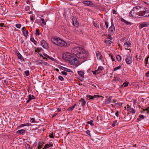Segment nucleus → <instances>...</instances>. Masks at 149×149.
<instances>
[{
  "label": "nucleus",
  "instance_id": "obj_1",
  "mask_svg": "<svg viewBox=\"0 0 149 149\" xmlns=\"http://www.w3.org/2000/svg\"><path fill=\"white\" fill-rule=\"evenodd\" d=\"M71 52L72 54L69 53H64L62 57L64 60H68L69 63L72 65H75L79 62L77 58L72 56V54L80 59L86 58L88 55L87 51L83 48L78 46L73 48Z\"/></svg>",
  "mask_w": 149,
  "mask_h": 149
},
{
  "label": "nucleus",
  "instance_id": "obj_2",
  "mask_svg": "<svg viewBox=\"0 0 149 149\" xmlns=\"http://www.w3.org/2000/svg\"><path fill=\"white\" fill-rule=\"evenodd\" d=\"M52 42L55 45L61 47H65L67 43L64 40L61 39L56 37H53L51 38Z\"/></svg>",
  "mask_w": 149,
  "mask_h": 149
},
{
  "label": "nucleus",
  "instance_id": "obj_3",
  "mask_svg": "<svg viewBox=\"0 0 149 149\" xmlns=\"http://www.w3.org/2000/svg\"><path fill=\"white\" fill-rule=\"evenodd\" d=\"M138 15L143 17H149V10L144 9L143 10L140 11L138 13Z\"/></svg>",
  "mask_w": 149,
  "mask_h": 149
},
{
  "label": "nucleus",
  "instance_id": "obj_4",
  "mask_svg": "<svg viewBox=\"0 0 149 149\" xmlns=\"http://www.w3.org/2000/svg\"><path fill=\"white\" fill-rule=\"evenodd\" d=\"M82 3L85 5L88 6H91L93 5V3L90 1H84Z\"/></svg>",
  "mask_w": 149,
  "mask_h": 149
},
{
  "label": "nucleus",
  "instance_id": "obj_5",
  "mask_svg": "<svg viewBox=\"0 0 149 149\" xmlns=\"http://www.w3.org/2000/svg\"><path fill=\"white\" fill-rule=\"evenodd\" d=\"M41 44L42 46L44 48L47 49L48 48V46L46 41L43 40H42L41 42Z\"/></svg>",
  "mask_w": 149,
  "mask_h": 149
},
{
  "label": "nucleus",
  "instance_id": "obj_6",
  "mask_svg": "<svg viewBox=\"0 0 149 149\" xmlns=\"http://www.w3.org/2000/svg\"><path fill=\"white\" fill-rule=\"evenodd\" d=\"M126 62L128 64H130L132 62V57L130 56H128L125 59Z\"/></svg>",
  "mask_w": 149,
  "mask_h": 149
},
{
  "label": "nucleus",
  "instance_id": "obj_7",
  "mask_svg": "<svg viewBox=\"0 0 149 149\" xmlns=\"http://www.w3.org/2000/svg\"><path fill=\"white\" fill-rule=\"evenodd\" d=\"M135 8H133L130 12V15L132 16V17H135V16L136 15H138V14H137V13L136 12H135Z\"/></svg>",
  "mask_w": 149,
  "mask_h": 149
},
{
  "label": "nucleus",
  "instance_id": "obj_8",
  "mask_svg": "<svg viewBox=\"0 0 149 149\" xmlns=\"http://www.w3.org/2000/svg\"><path fill=\"white\" fill-rule=\"evenodd\" d=\"M148 26H149V24L148 23L144 22L142 24H140L139 27L140 29H141L144 27Z\"/></svg>",
  "mask_w": 149,
  "mask_h": 149
},
{
  "label": "nucleus",
  "instance_id": "obj_9",
  "mask_svg": "<svg viewBox=\"0 0 149 149\" xmlns=\"http://www.w3.org/2000/svg\"><path fill=\"white\" fill-rule=\"evenodd\" d=\"M59 68H60L62 70L65 71H66L69 72H71V70L68 69L67 68H66L62 66L59 65Z\"/></svg>",
  "mask_w": 149,
  "mask_h": 149
},
{
  "label": "nucleus",
  "instance_id": "obj_10",
  "mask_svg": "<svg viewBox=\"0 0 149 149\" xmlns=\"http://www.w3.org/2000/svg\"><path fill=\"white\" fill-rule=\"evenodd\" d=\"M73 24L74 26L77 27L79 26V22L78 21L75 19H72Z\"/></svg>",
  "mask_w": 149,
  "mask_h": 149
},
{
  "label": "nucleus",
  "instance_id": "obj_11",
  "mask_svg": "<svg viewBox=\"0 0 149 149\" xmlns=\"http://www.w3.org/2000/svg\"><path fill=\"white\" fill-rule=\"evenodd\" d=\"M96 55L98 59L102 60V56L99 52H96Z\"/></svg>",
  "mask_w": 149,
  "mask_h": 149
},
{
  "label": "nucleus",
  "instance_id": "obj_12",
  "mask_svg": "<svg viewBox=\"0 0 149 149\" xmlns=\"http://www.w3.org/2000/svg\"><path fill=\"white\" fill-rule=\"evenodd\" d=\"M79 101L81 102L82 106L84 107L86 103V102L84 99V98H81Z\"/></svg>",
  "mask_w": 149,
  "mask_h": 149
},
{
  "label": "nucleus",
  "instance_id": "obj_13",
  "mask_svg": "<svg viewBox=\"0 0 149 149\" xmlns=\"http://www.w3.org/2000/svg\"><path fill=\"white\" fill-rule=\"evenodd\" d=\"M103 69L104 68L102 66L99 67L98 69L96 70L97 71V74L100 73Z\"/></svg>",
  "mask_w": 149,
  "mask_h": 149
},
{
  "label": "nucleus",
  "instance_id": "obj_14",
  "mask_svg": "<svg viewBox=\"0 0 149 149\" xmlns=\"http://www.w3.org/2000/svg\"><path fill=\"white\" fill-rule=\"evenodd\" d=\"M130 113H128L127 115V117L125 118V119L127 121H129L131 119V116L130 115Z\"/></svg>",
  "mask_w": 149,
  "mask_h": 149
},
{
  "label": "nucleus",
  "instance_id": "obj_15",
  "mask_svg": "<svg viewBox=\"0 0 149 149\" xmlns=\"http://www.w3.org/2000/svg\"><path fill=\"white\" fill-rule=\"evenodd\" d=\"M17 52L18 53L17 55L18 58L20 59L22 61H25L24 60L22 56L20 54V53L18 51H17Z\"/></svg>",
  "mask_w": 149,
  "mask_h": 149
},
{
  "label": "nucleus",
  "instance_id": "obj_16",
  "mask_svg": "<svg viewBox=\"0 0 149 149\" xmlns=\"http://www.w3.org/2000/svg\"><path fill=\"white\" fill-rule=\"evenodd\" d=\"M25 132V131L24 130L21 129V130H18L16 132L17 134H23Z\"/></svg>",
  "mask_w": 149,
  "mask_h": 149
},
{
  "label": "nucleus",
  "instance_id": "obj_17",
  "mask_svg": "<svg viewBox=\"0 0 149 149\" xmlns=\"http://www.w3.org/2000/svg\"><path fill=\"white\" fill-rule=\"evenodd\" d=\"M78 74L82 77L84 78V72L82 71H78Z\"/></svg>",
  "mask_w": 149,
  "mask_h": 149
},
{
  "label": "nucleus",
  "instance_id": "obj_18",
  "mask_svg": "<svg viewBox=\"0 0 149 149\" xmlns=\"http://www.w3.org/2000/svg\"><path fill=\"white\" fill-rule=\"evenodd\" d=\"M76 104H74L73 105V106H72L71 107H69L68 110V111H72V110H73V109H74V108H75V106H76Z\"/></svg>",
  "mask_w": 149,
  "mask_h": 149
},
{
  "label": "nucleus",
  "instance_id": "obj_19",
  "mask_svg": "<svg viewBox=\"0 0 149 149\" xmlns=\"http://www.w3.org/2000/svg\"><path fill=\"white\" fill-rule=\"evenodd\" d=\"M0 9L1 10L2 12L3 13L5 12V10L6 9L4 7V6L3 4L0 5Z\"/></svg>",
  "mask_w": 149,
  "mask_h": 149
},
{
  "label": "nucleus",
  "instance_id": "obj_20",
  "mask_svg": "<svg viewBox=\"0 0 149 149\" xmlns=\"http://www.w3.org/2000/svg\"><path fill=\"white\" fill-rule=\"evenodd\" d=\"M130 45V43L129 41L125 42L124 46L126 47H128Z\"/></svg>",
  "mask_w": 149,
  "mask_h": 149
},
{
  "label": "nucleus",
  "instance_id": "obj_21",
  "mask_svg": "<svg viewBox=\"0 0 149 149\" xmlns=\"http://www.w3.org/2000/svg\"><path fill=\"white\" fill-rule=\"evenodd\" d=\"M43 143L41 142H39L38 144V149H40L42 146Z\"/></svg>",
  "mask_w": 149,
  "mask_h": 149
},
{
  "label": "nucleus",
  "instance_id": "obj_22",
  "mask_svg": "<svg viewBox=\"0 0 149 149\" xmlns=\"http://www.w3.org/2000/svg\"><path fill=\"white\" fill-rule=\"evenodd\" d=\"M111 97H110L109 99H108L107 100H106L105 102L106 104H109V103H110L111 101Z\"/></svg>",
  "mask_w": 149,
  "mask_h": 149
},
{
  "label": "nucleus",
  "instance_id": "obj_23",
  "mask_svg": "<svg viewBox=\"0 0 149 149\" xmlns=\"http://www.w3.org/2000/svg\"><path fill=\"white\" fill-rule=\"evenodd\" d=\"M53 146L52 143V142L49 143V144H46L45 145V146H46V148H48L52 146Z\"/></svg>",
  "mask_w": 149,
  "mask_h": 149
},
{
  "label": "nucleus",
  "instance_id": "obj_24",
  "mask_svg": "<svg viewBox=\"0 0 149 149\" xmlns=\"http://www.w3.org/2000/svg\"><path fill=\"white\" fill-rule=\"evenodd\" d=\"M105 42L107 44V45H110V44L112 42L111 40H107L105 41Z\"/></svg>",
  "mask_w": 149,
  "mask_h": 149
},
{
  "label": "nucleus",
  "instance_id": "obj_25",
  "mask_svg": "<svg viewBox=\"0 0 149 149\" xmlns=\"http://www.w3.org/2000/svg\"><path fill=\"white\" fill-rule=\"evenodd\" d=\"M30 40L32 42H33L36 45H37L36 43H37V42L34 40L33 38H30Z\"/></svg>",
  "mask_w": 149,
  "mask_h": 149
},
{
  "label": "nucleus",
  "instance_id": "obj_26",
  "mask_svg": "<svg viewBox=\"0 0 149 149\" xmlns=\"http://www.w3.org/2000/svg\"><path fill=\"white\" fill-rule=\"evenodd\" d=\"M86 97H87V98H89V100L91 99L93 100L95 99L94 98L93 96L90 95H87Z\"/></svg>",
  "mask_w": 149,
  "mask_h": 149
},
{
  "label": "nucleus",
  "instance_id": "obj_27",
  "mask_svg": "<svg viewBox=\"0 0 149 149\" xmlns=\"http://www.w3.org/2000/svg\"><path fill=\"white\" fill-rule=\"evenodd\" d=\"M121 68V66H119L114 68L113 71H116L118 70H120Z\"/></svg>",
  "mask_w": 149,
  "mask_h": 149
},
{
  "label": "nucleus",
  "instance_id": "obj_28",
  "mask_svg": "<svg viewBox=\"0 0 149 149\" xmlns=\"http://www.w3.org/2000/svg\"><path fill=\"white\" fill-rule=\"evenodd\" d=\"M93 120H91L90 121H88L87 122L88 124H90L91 125L93 126L94 125V124L93 123Z\"/></svg>",
  "mask_w": 149,
  "mask_h": 149
},
{
  "label": "nucleus",
  "instance_id": "obj_29",
  "mask_svg": "<svg viewBox=\"0 0 149 149\" xmlns=\"http://www.w3.org/2000/svg\"><path fill=\"white\" fill-rule=\"evenodd\" d=\"M112 13L113 14H115L116 15L115 16L116 17H118L119 16V15L118 13L117 12H116V11L115 10H112Z\"/></svg>",
  "mask_w": 149,
  "mask_h": 149
},
{
  "label": "nucleus",
  "instance_id": "obj_30",
  "mask_svg": "<svg viewBox=\"0 0 149 149\" xmlns=\"http://www.w3.org/2000/svg\"><path fill=\"white\" fill-rule=\"evenodd\" d=\"M40 34L39 33V29L37 28L36 29V36H38Z\"/></svg>",
  "mask_w": 149,
  "mask_h": 149
},
{
  "label": "nucleus",
  "instance_id": "obj_31",
  "mask_svg": "<svg viewBox=\"0 0 149 149\" xmlns=\"http://www.w3.org/2000/svg\"><path fill=\"white\" fill-rule=\"evenodd\" d=\"M116 58L118 61H120L121 60V57L119 55H118L116 57Z\"/></svg>",
  "mask_w": 149,
  "mask_h": 149
},
{
  "label": "nucleus",
  "instance_id": "obj_32",
  "mask_svg": "<svg viewBox=\"0 0 149 149\" xmlns=\"http://www.w3.org/2000/svg\"><path fill=\"white\" fill-rule=\"evenodd\" d=\"M58 78V79L61 81H63L64 80V78L61 76H59Z\"/></svg>",
  "mask_w": 149,
  "mask_h": 149
},
{
  "label": "nucleus",
  "instance_id": "obj_33",
  "mask_svg": "<svg viewBox=\"0 0 149 149\" xmlns=\"http://www.w3.org/2000/svg\"><path fill=\"white\" fill-rule=\"evenodd\" d=\"M135 8V10H136L135 11L137 12V10L139 9V8H141V7L139 6H137L136 7H135L134 8Z\"/></svg>",
  "mask_w": 149,
  "mask_h": 149
},
{
  "label": "nucleus",
  "instance_id": "obj_34",
  "mask_svg": "<svg viewBox=\"0 0 149 149\" xmlns=\"http://www.w3.org/2000/svg\"><path fill=\"white\" fill-rule=\"evenodd\" d=\"M21 24H16L15 26L17 28L19 29L21 27Z\"/></svg>",
  "mask_w": 149,
  "mask_h": 149
},
{
  "label": "nucleus",
  "instance_id": "obj_35",
  "mask_svg": "<svg viewBox=\"0 0 149 149\" xmlns=\"http://www.w3.org/2000/svg\"><path fill=\"white\" fill-rule=\"evenodd\" d=\"M23 34L24 36L26 37L27 36H28V30H26V33H25L24 32L23 33Z\"/></svg>",
  "mask_w": 149,
  "mask_h": 149
},
{
  "label": "nucleus",
  "instance_id": "obj_36",
  "mask_svg": "<svg viewBox=\"0 0 149 149\" xmlns=\"http://www.w3.org/2000/svg\"><path fill=\"white\" fill-rule=\"evenodd\" d=\"M31 20L32 21H33L35 19L34 16L33 15H31L30 17Z\"/></svg>",
  "mask_w": 149,
  "mask_h": 149
},
{
  "label": "nucleus",
  "instance_id": "obj_37",
  "mask_svg": "<svg viewBox=\"0 0 149 149\" xmlns=\"http://www.w3.org/2000/svg\"><path fill=\"white\" fill-rule=\"evenodd\" d=\"M25 75L26 76H28L29 74V70L25 71L24 72Z\"/></svg>",
  "mask_w": 149,
  "mask_h": 149
},
{
  "label": "nucleus",
  "instance_id": "obj_38",
  "mask_svg": "<svg viewBox=\"0 0 149 149\" xmlns=\"http://www.w3.org/2000/svg\"><path fill=\"white\" fill-rule=\"evenodd\" d=\"M117 121V120H115V121L113 122V123H112V127H114L116 125Z\"/></svg>",
  "mask_w": 149,
  "mask_h": 149
},
{
  "label": "nucleus",
  "instance_id": "obj_39",
  "mask_svg": "<svg viewBox=\"0 0 149 149\" xmlns=\"http://www.w3.org/2000/svg\"><path fill=\"white\" fill-rule=\"evenodd\" d=\"M30 121L31 123H34L35 122V119L34 118H31L30 120Z\"/></svg>",
  "mask_w": 149,
  "mask_h": 149
},
{
  "label": "nucleus",
  "instance_id": "obj_40",
  "mask_svg": "<svg viewBox=\"0 0 149 149\" xmlns=\"http://www.w3.org/2000/svg\"><path fill=\"white\" fill-rule=\"evenodd\" d=\"M128 85V83L127 82H125L123 84V86L124 87H126Z\"/></svg>",
  "mask_w": 149,
  "mask_h": 149
},
{
  "label": "nucleus",
  "instance_id": "obj_41",
  "mask_svg": "<svg viewBox=\"0 0 149 149\" xmlns=\"http://www.w3.org/2000/svg\"><path fill=\"white\" fill-rule=\"evenodd\" d=\"M124 23L126 24L127 25L128 24L131 25L132 24V23L131 22H128L126 20L125 21Z\"/></svg>",
  "mask_w": 149,
  "mask_h": 149
},
{
  "label": "nucleus",
  "instance_id": "obj_42",
  "mask_svg": "<svg viewBox=\"0 0 149 149\" xmlns=\"http://www.w3.org/2000/svg\"><path fill=\"white\" fill-rule=\"evenodd\" d=\"M93 96L94 98V99H95V98H97L98 97H101V96H99L97 95H94Z\"/></svg>",
  "mask_w": 149,
  "mask_h": 149
},
{
  "label": "nucleus",
  "instance_id": "obj_43",
  "mask_svg": "<svg viewBox=\"0 0 149 149\" xmlns=\"http://www.w3.org/2000/svg\"><path fill=\"white\" fill-rule=\"evenodd\" d=\"M93 25L94 26L96 27H97L99 26L98 24L96 22H94Z\"/></svg>",
  "mask_w": 149,
  "mask_h": 149
},
{
  "label": "nucleus",
  "instance_id": "obj_44",
  "mask_svg": "<svg viewBox=\"0 0 149 149\" xmlns=\"http://www.w3.org/2000/svg\"><path fill=\"white\" fill-rule=\"evenodd\" d=\"M35 52L38 53L40 52V50L39 48H37V49L35 50Z\"/></svg>",
  "mask_w": 149,
  "mask_h": 149
},
{
  "label": "nucleus",
  "instance_id": "obj_45",
  "mask_svg": "<svg viewBox=\"0 0 149 149\" xmlns=\"http://www.w3.org/2000/svg\"><path fill=\"white\" fill-rule=\"evenodd\" d=\"M46 24V22L45 21L42 22V23L41 24V26L42 27H43L44 25H45Z\"/></svg>",
  "mask_w": 149,
  "mask_h": 149
},
{
  "label": "nucleus",
  "instance_id": "obj_46",
  "mask_svg": "<svg viewBox=\"0 0 149 149\" xmlns=\"http://www.w3.org/2000/svg\"><path fill=\"white\" fill-rule=\"evenodd\" d=\"M61 73L65 75H67L68 74V73L65 71H62Z\"/></svg>",
  "mask_w": 149,
  "mask_h": 149
},
{
  "label": "nucleus",
  "instance_id": "obj_47",
  "mask_svg": "<svg viewBox=\"0 0 149 149\" xmlns=\"http://www.w3.org/2000/svg\"><path fill=\"white\" fill-rule=\"evenodd\" d=\"M86 134L89 136H91L90 131L89 130H88L86 131Z\"/></svg>",
  "mask_w": 149,
  "mask_h": 149
},
{
  "label": "nucleus",
  "instance_id": "obj_48",
  "mask_svg": "<svg viewBox=\"0 0 149 149\" xmlns=\"http://www.w3.org/2000/svg\"><path fill=\"white\" fill-rule=\"evenodd\" d=\"M92 72L94 74L96 75L97 74V71L96 70L95 71H93Z\"/></svg>",
  "mask_w": 149,
  "mask_h": 149
},
{
  "label": "nucleus",
  "instance_id": "obj_49",
  "mask_svg": "<svg viewBox=\"0 0 149 149\" xmlns=\"http://www.w3.org/2000/svg\"><path fill=\"white\" fill-rule=\"evenodd\" d=\"M49 137L50 138H54V137L53 136V134L52 133L50 134L49 135Z\"/></svg>",
  "mask_w": 149,
  "mask_h": 149
},
{
  "label": "nucleus",
  "instance_id": "obj_50",
  "mask_svg": "<svg viewBox=\"0 0 149 149\" xmlns=\"http://www.w3.org/2000/svg\"><path fill=\"white\" fill-rule=\"evenodd\" d=\"M105 23L106 26V28L107 29L109 26V23L107 22H106V21L105 22Z\"/></svg>",
  "mask_w": 149,
  "mask_h": 149
},
{
  "label": "nucleus",
  "instance_id": "obj_51",
  "mask_svg": "<svg viewBox=\"0 0 149 149\" xmlns=\"http://www.w3.org/2000/svg\"><path fill=\"white\" fill-rule=\"evenodd\" d=\"M26 146H26V148L27 147V149H31V148L30 147V145L29 144L26 143Z\"/></svg>",
  "mask_w": 149,
  "mask_h": 149
},
{
  "label": "nucleus",
  "instance_id": "obj_52",
  "mask_svg": "<svg viewBox=\"0 0 149 149\" xmlns=\"http://www.w3.org/2000/svg\"><path fill=\"white\" fill-rule=\"evenodd\" d=\"M139 116L140 118H142V119H144L145 116L143 115H139Z\"/></svg>",
  "mask_w": 149,
  "mask_h": 149
},
{
  "label": "nucleus",
  "instance_id": "obj_53",
  "mask_svg": "<svg viewBox=\"0 0 149 149\" xmlns=\"http://www.w3.org/2000/svg\"><path fill=\"white\" fill-rule=\"evenodd\" d=\"M26 29L25 27L24 26L23 27L22 29V31L23 33H24L25 31H26Z\"/></svg>",
  "mask_w": 149,
  "mask_h": 149
},
{
  "label": "nucleus",
  "instance_id": "obj_54",
  "mask_svg": "<svg viewBox=\"0 0 149 149\" xmlns=\"http://www.w3.org/2000/svg\"><path fill=\"white\" fill-rule=\"evenodd\" d=\"M43 55L45 56V57H46L47 58H50V57L49 56H48V55H47V54H45V53H44L43 54Z\"/></svg>",
  "mask_w": 149,
  "mask_h": 149
},
{
  "label": "nucleus",
  "instance_id": "obj_55",
  "mask_svg": "<svg viewBox=\"0 0 149 149\" xmlns=\"http://www.w3.org/2000/svg\"><path fill=\"white\" fill-rule=\"evenodd\" d=\"M146 111H147L146 113H148L149 112V107H147L146 108Z\"/></svg>",
  "mask_w": 149,
  "mask_h": 149
},
{
  "label": "nucleus",
  "instance_id": "obj_56",
  "mask_svg": "<svg viewBox=\"0 0 149 149\" xmlns=\"http://www.w3.org/2000/svg\"><path fill=\"white\" fill-rule=\"evenodd\" d=\"M3 26H5L4 24L3 23H0V27H3Z\"/></svg>",
  "mask_w": 149,
  "mask_h": 149
},
{
  "label": "nucleus",
  "instance_id": "obj_57",
  "mask_svg": "<svg viewBox=\"0 0 149 149\" xmlns=\"http://www.w3.org/2000/svg\"><path fill=\"white\" fill-rule=\"evenodd\" d=\"M131 112L132 114H133L135 112V111L134 109H132Z\"/></svg>",
  "mask_w": 149,
  "mask_h": 149
},
{
  "label": "nucleus",
  "instance_id": "obj_58",
  "mask_svg": "<svg viewBox=\"0 0 149 149\" xmlns=\"http://www.w3.org/2000/svg\"><path fill=\"white\" fill-rule=\"evenodd\" d=\"M119 114V111H117L116 113H115V115L117 117H118V115Z\"/></svg>",
  "mask_w": 149,
  "mask_h": 149
},
{
  "label": "nucleus",
  "instance_id": "obj_59",
  "mask_svg": "<svg viewBox=\"0 0 149 149\" xmlns=\"http://www.w3.org/2000/svg\"><path fill=\"white\" fill-rule=\"evenodd\" d=\"M118 104L120 106H122V103H118V102L117 103L115 104L114 105H116V104Z\"/></svg>",
  "mask_w": 149,
  "mask_h": 149
},
{
  "label": "nucleus",
  "instance_id": "obj_60",
  "mask_svg": "<svg viewBox=\"0 0 149 149\" xmlns=\"http://www.w3.org/2000/svg\"><path fill=\"white\" fill-rule=\"evenodd\" d=\"M108 38L111 40H112V38L111 37V36L110 35H108Z\"/></svg>",
  "mask_w": 149,
  "mask_h": 149
},
{
  "label": "nucleus",
  "instance_id": "obj_61",
  "mask_svg": "<svg viewBox=\"0 0 149 149\" xmlns=\"http://www.w3.org/2000/svg\"><path fill=\"white\" fill-rule=\"evenodd\" d=\"M24 126H26L25 124H21L20 125H19V127H24Z\"/></svg>",
  "mask_w": 149,
  "mask_h": 149
},
{
  "label": "nucleus",
  "instance_id": "obj_62",
  "mask_svg": "<svg viewBox=\"0 0 149 149\" xmlns=\"http://www.w3.org/2000/svg\"><path fill=\"white\" fill-rule=\"evenodd\" d=\"M31 99L32 98L31 95H29L28 97V100L30 101L31 100Z\"/></svg>",
  "mask_w": 149,
  "mask_h": 149
},
{
  "label": "nucleus",
  "instance_id": "obj_63",
  "mask_svg": "<svg viewBox=\"0 0 149 149\" xmlns=\"http://www.w3.org/2000/svg\"><path fill=\"white\" fill-rule=\"evenodd\" d=\"M149 75V71H148L146 74V77H148Z\"/></svg>",
  "mask_w": 149,
  "mask_h": 149
},
{
  "label": "nucleus",
  "instance_id": "obj_64",
  "mask_svg": "<svg viewBox=\"0 0 149 149\" xmlns=\"http://www.w3.org/2000/svg\"><path fill=\"white\" fill-rule=\"evenodd\" d=\"M20 43L22 44L24 42V40L22 39H21L20 40Z\"/></svg>",
  "mask_w": 149,
  "mask_h": 149
}]
</instances>
